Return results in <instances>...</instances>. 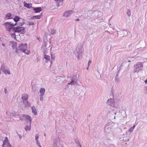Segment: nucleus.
I'll return each mask as SVG.
<instances>
[{
	"label": "nucleus",
	"mask_w": 147,
	"mask_h": 147,
	"mask_svg": "<svg viewBox=\"0 0 147 147\" xmlns=\"http://www.w3.org/2000/svg\"><path fill=\"white\" fill-rule=\"evenodd\" d=\"M73 13V11L72 10H69L66 11L64 13L63 16L65 17H68Z\"/></svg>",
	"instance_id": "4468645a"
},
{
	"label": "nucleus",
	"mask_w": 147,
	"mask_h": 147,
	"mask_svg": "<svg viewBox=\"0 0 147 147\" xmlns=\"http://www.w3.org/2000/svg\"><path fill=\"white\" fill-rule=\"evenodd\" d=\"M112 126L110 124V123H108L105 127V131L107 133H110L113 131Z\"/></svg>",
	"instance_id": "0eeeda50"
},
{
	"label": "nucleus",
	"mask_w": 147,
	"mask_h": 147,
	"mask_svg": "<svg viewBox=\"0 0 147 147\" xmlns=\"http://www.w3.org/2000/svg\"><path fill=\"white\" fill-rule=\"evenodd\" d=\"M33 8L34 11L36 13L42 11V8L41 7Z\"/></svg>",
	"instance_id": "aec40b11"
},
{
	"label": "nucleus",
	"mask_w": 147,
	"mask_h": 147,
	"mask_svg": "<svg viewBox=\"0 0 147 147\" xmlns=\"http://www.w3.org/2000/svg\"><path fill=\"white\" fill-rule=\"evenodd\" d=\"M7 113H8V111H6V114H7Z\"/></svg>",
	"instance_id": "8fccbe9b"
},
{
	"label": "nucleus",
	"mask_w": 147,
	"mask_h": 147,
	"mask_svg": "<svg viewBox=\"0 0 147 147\" xmlns=\"http://www.w3.org/2000/svg\"><path fill=\"white\" fill-rule=\"evenodd\" d=\"M28 23L29 25H32L34 24V23L33 22H28Z\"/></svg>",
	"instance_id": "72a5a7b5"
},
{
	"label": "nucleus",
	"mask_w": 147,
	"mask_h": 147,
	"mask_svg": "<svg viewBox=\"0 0 147 147\" xmlns=\"http://www.w3.org/2000/svg\"><path fill=\"white\" fill-rule=\"evenodd\" d=\"M13 30L15 32H20L23 34L25 33L24 27H20L19 26H18V27L16 28H14L13 29Z\"/></svg>",
	"instance_id": "423d86ee"
},
{
	"label": "nucleus",
	"mask_w": 147,
	"mask_h": 147,
	"mask_svg": "<svg viewBox=\"0 0 147 147\" xmlns=\"http://www.w3.org/2000/svg\"><path fill=\"white\" fill-rule=\"evenodd\" d=\"M67 78H71V81L70 82L67 84V86H68V85L70 84L71 85H74L76 83L77 80H78L77 76L76 75H73L72 76H71L69 77L67 76Z\"/></svg>",
	"instance_id": "39448f33"
},
{
	"label": "nucleus",
	"mask_w": 147,
	"mask_h": 147,
	"mask_svg": "<svg viewBox=\"0 0 147 147\" xmlns=\"http://www.w3.org/2000/svg\"><path fill=\"white\" fill-rule=\"evenodd\" d=\"M106 103L107 105L113 107H116L118 105H117L115 104L114 100L112 98L108 100Z\"/></svg>",
	"instance_id": "9d476101"
},
{
	"label": "nucleus",
	"mask_w": 147,
	"mask_h": 147,
	"mask_svg": "<svg viewBox=\"0 0 147 147\" xmlns=\"http://www.w3.org/2000/svg\"><path fill=\"white\" fill-rule=\"evenodd\" d=\"M91 63H92V61L91 60H89L88 61V67H89V66H90V64H91Z\"/></svg>",
	"instance_id": "f704fd0d"
},
{
	"label": "nucleus",
	"mask_w": 147,
	"mask_h": 147,
	"mask_svg": "<svg viewBox=\"0 0 147 147\" xmlns=\"http://www.w3.org/2000/svg\"><path fill=\"white\" fill-rule=\"evenodd\" d=\"M143 67L142 63L141 62L137 63L134 66V72H138L139 71L141 70V68Z\"/></svg>",
	"instance_id": "7ed1b4c3"
},
{
	"label": "nucleus",
	"mask_w": 147,
	"mask_h": 147,
	"mask_svg": "<svg viewBox=\"0 0 147 147\" xmlns=\"http://www.w3.org/2000/svg\"><path fill=\"white\" fill-rule=\"evenodd\" d=\"M57 6L58 7H59V3H57Z\"/></svg>",
	"instance_id": "c03bdc74"
},
{
	"label": "nucleus",
	"mask_w": 147,
	"mask_h": 147,
	"mask_svg": "<svg viewBox=\"0 0 147 147\" xmlns=\"http://www.w3.org/2000/svg\"><path fill=\"white\" fill-rule=\"evenodd\" d=\"M40 18V16L39 15L34 16L31 18V19H37Z\"/></svg>",
	"instance_id": "b1692460"
},
{
	"label": "nucleus",
	"mask_w": 147,
	"mask_h": 147,
	"mask_svg": "<svg viewBox=\"0 0 147 147\" xmlns=\"http://www.w3.org/2000/svg\"><path fill=\"white\" fill-rule=\"evenodd\" d=\"M56 31L54 29H52L51 30V34H53L55 33Z\"/></svg>",
	"instance_id": "c85d7f7f"
},
{
	"label": "nucleus",
	"mask_w": 147,
	"mask_h": 147,
	"mask_svg": "<svg viewBox=\"0 0 147 147\" xmlns=\"http://www.w3.org/2000/svg\"><path fill=\"white\" fill-rule=\"evenodd\" d=\"M145 82V83L146 84L147 83V80H145L144 81Z\"/></svg>",
	"instance_id": "a18cd8bd"
},
{
	"label": "nucleus",
	"mask_w": 147,
	"mask_h": 147,
	"mask_svg": "<svg viewBox=\"0 0 147 147\" xmlns=\"http://www.w3.org/2000/svg\"><path fill=\"white\" fill-rule=\"evenodd\" d=\"M63 78V77H62V76H60V77H59V79H60V78Z\"/></svg>",
	"instance_id": "603ef678"
},
{
	"label": "nucleus",
	"mask_w": 147,
	"mask_h": 147,
	"mask_svg": "<svg viewBox=\"0 0 147 147\" xmlns=\"http://www.w3.org/2000/svg\"><path fill=\"white\" fill-rule=\"evenodd\" d=\"M146 90H147V88H146Z\"/></svg>",
	"instance_id": "052dcab7"
},
{
	"label": "nucleus",
	"mask_w": 147,
	"mask_h": 147,
	"mask_svg": "<svg viewBox=\"0 0 147 147\" xmlns=\"http://www.w3.org/2000/svg\"><path fill=\"white\" fill-rule=\"evenodd\" d=\"M44 58L45 59H46V62H48L49 61H50L51 62V63H52V61L51 60L50 61V56L46 55L45 54H44Z\"/></svg>",
	"instance_id": "ddd939ff"
},
{
	"label": "nucleus",
	"mask_w": 147,
	"mask_h": 147,
	"mask_svg": "<svg viewBox=\"0 0 147 147\" xmlns=\"http://www.w3.org/2000/svg\"><path fill=\"white\" fill-rule=\"evenodd\" d=\"M126 13H127V14L128 16H130L131 13L130 11V10L128 9Z\"/></svg>",
	"instance_id": "a878e982"
},
{
	"label": "nucleus",
	"mask_w": 147,
	"mask_h": 147,
	"mask_svg": "<svg viewBox=\"0 0 147 147\" xmlns=\"http://www.w3.org/2000/svg\"><path fill=\"white\" fill-rule=\"evenodd\" d=\"M20 19V18L18 16H16L15 18H14L13 19L15 22H18V21H19V19Z\"/></svg>",
	"instance_id": "5701e85b"
},
{
	"label": "nucleus",
	"mask_w": 147,
	"mask_h": 147,
	"mask_svg": "<svg viewBox=\"0 0 147 147\" xmlns=\"http://www.w3.org/2000/svg\"><path fill=\"white\" fill-rule=\"evenodd\" d=\"M22 99L23 102L28 100V96L26 94H24L22 95Z\"/></svg>",
	"instance_id": "2eb2a0df"
},
{
	"label": "nucleus",
	"mask_w": 147,
	"mask_h": 147,
	"mask_svg": "<svg viewBox=\"0 0 147 147\" xmlns=\"http://www.w3.org/2000/svg\"><path fill=\"white\" fill-rule=\"evenodd\" d=\"M18 134V135L19 136V138H20V139H21L22 138V136L21 135L19 134Z\"/></svg>",
	"instance_id": "58836bf2"
},
{
	"label": "nucleus",
	"mask_w": 147,
	"mask_h": 147,
	"mask_svg": "<svg viewBox=\"0 0 147 147\" xmlns=\"http://www.w3.org/2000/svg\"><path fill=\"white\" fill-rule=\"evenodd\" d=\"M44 136H46V134H44Z\"/></svg>",
	"instance_id": "4d7b16f0"
},
{
	"label": "nucleus",
	"mask_w": 147,
	"mask_h": 147,
	"mask_svg": "<svg viewBox=\"0 0 147 147\" xmlns=\"http://www.w3.org/2000/svg\"><path fill=\"white\" fill-rule=\"evenodd\" d=\"M111 25V24H109V26H110Z\"/></svg>",
	"instance_id": "864d4df0"
},
{
	"label": "nucleus",
	"mask_w": 147,
	"mask_h": 147,
	"mask_svg": "<svg viewBox=\"0 0 147 147\" xmlns=\"http://www.w3.org/2000/svg\"><path fill=\"white\" fill-rule=\"evenodd\" d=\"M77 147H82L81 145L79 143V142H78V145H77Z\"/></svg>",
	"instance_id": "c9c22d12"
},
{
	"label": "nucleus",
	"mask_w": 147,
	"mask_h": 147,
	"mask_svg": "<svg viewBox=\"0 0 147 147\" xmlns=\"http://www.w3.org/2000/svg\"><path fill=\"white\" fill-rule=\"evenodd\" d=\"M115 81L117 82H120L119 78L118 77L115 76Z\"/></svg>",
	"instance_id": "c756f323"
},
{
	"label": "nucleus",
	"mask_w": 147,
	"mask_h": 147,
	"mask_svg": "<svg viewBox=\"0 0 147 147\" xmlns=\"http://www.w3.org/2000/svg\"><path fill=\"white\" fill-rule=\"evenodd\" d=\"M17 24V23H16L14 24L11 23V22H6L4 24L6 30L7 31L10 32L12 29H13V27L16 25Z\"/></svg>",
	"instance_id": "20e7f679"
},
{
	"label": "nucleus",
	"mask_w": 147,
	"mask_h": 147,
	"mask_svg": "<svg viewBox=\"0 0 147 147\" xmlns=\"http://www.w3.org/2000/svg\"><path fill=\"white\" fill-rule=\"evenodd\" d=\"M16 53L23 52L29 55L30 52L28 50V45L27 43H21L20 44L16 50Z\"/></svg>",
	"instance_id": "f257e3e1"
},
{
	"label": "nucleus",
	"mask_w": 147,
	"mask_h": 147,
	"mask_svg": "<svg viewBox=\"0 0 147 147\" xmlns=\"http://www.w3.org/2000/svg\"><path fill=\"white\" fill-rule=\"evenodd\" d=\"M32 112L34 115H36L37 114V112L36 109V108L34 106H32L31 107Z\"/></svg>",
	"instance_id": "6ab92c4d"
},
{
	"label": "nucleus",
	"mask_w": 147,
	"mask_h": 147,
	"mask_svg": "<svg viewBox=\"0 0 147 147\" xmlns=\"http://www.w3.org/2000/svg\"><path fill=\"white\" fill-rule=\"evenodd\" d=\"M25 107H31V103L27 101L23 102Z\"/></svg>",
	"instance_id": "dca6fc26"
},
{
	"label": "nucleus",
	"mask_w": 147,
	"mask_h": 147,
	"mask_svg": "<svg viewBox=\"0 0 147 147\" xmlns=\"http://www.w3.org/2000/svg\"><path fill=\"white\" fill-rule=\"evenodd\" d=\"M45 92V89L44 88H41L40 90V96L42 97L44 94Z\"/></svg>",
	"instance_id": "f3484780"
},
{
	"label": "nucleus",
	"mask_w": 147,
	"mask_h": 147,
	"mask_svg": "<svg viewBox=\"0 0 147 147\" xmlns=\"http://www.w3.org/2000/svg\"><path fill=\"white\" fill-rule=\"evenodd\" d=\"M135 125H134L132 127H131L132 128H133V129H134V128H135Z\"/></svg>",
	"instance_id": "37998d69"
},
{
	"label": "nucleus",
	"mask_w": 147,
	"mask_h": 147,
	"mask_svg": "<svg viewBox=\"0 0 147 147\" xmlns=\"http://www.w3.org/2000/svg\"><path fill=\"white\" fill-rule=\"evenodd\" d=\"M119 75V73L117 72V75H116V76L118 77Z\"/></svg>",
	"instance_id": "79ce46f5"
},
{
	"label": "nucleus",
	"mask_w": 147,
	"mask_h": 147,
	"mask_svg": "<svg viewBox=\"0 0 147 147\" xmlns=\"http://www.w3.org/2000/svg\"><path fill=\"white\" fill-rule=\"evenodd\" d=\"M25 23L24 22H20L19 24V23H17L16 25H17V26H19L20 27H21L23 26L24 24Z\"/></svg>",
	"instance_id": "393cba45"
},
{
	"label": "nucleus",
	"mask_w": 147,
	"mask_h": 147,
	"mask_svg": "<svg viewBox=\"0 0 147 147\" xmlns=\"http://www.w3.org/2000/svg\"><path fill=\"white\" fill-rule=\"evenodd\" d=\"M23 3L24 6L28 8H30L32 7V4L31 3H26L25 1H24Z\"/></svg>",
	"instance_id": "a211bd4d"
},
{
	"label": "nucleus",
	"mask_w": 147,
	"mask_h": 147,
	"mask_svg": "<svg viewBox=\"0 0 147 147\" xmlns=\"http://www.w3.org/2000/svg\"><path fill=\"white\" fill-rule=\"evenodd\" d=\"M87 18H88V19H89V18H88V17H87Z\"/></svg>",
	"instance_id": "bf43d9fd"
},
{
	"label": "nucleus",
	"mask_w": 147,
	"mask_h": 147,
	"mask_svg": "<svg viewBox=\"0 0 147 147\" xmlns=\"http://www.w3.org/2000/svg\"><path fill=\"white\" fill-rule=\"evenodd\" d=\"M4 92L5 94H6L7 93V90L6 88H4Z\"/></svg>",
	"instance_id": "e433bc0d"
},
{
	"label": "nucleus",
	"mask_w": 147,
	"mask_h": 147,
	"mask_svg": "<svg viewBox=\"0 0 147 147\" xmlns=\"http://www.w3.org/2000/svg\"><path fill=\"white\" fill-rule=\"evenodd\" d=\"M11 36L12 37L14 38L16 37V35H15V34H12Z\"/></svg>",
	"instance_id": "4c0bfd02"
},
{
	"label": "nucleus",
	"mask_w": 147,
	"mask_h": 147,
	"mask_svg": "<svg viewBox=\"0 0 147 147\" xmlns=\"http://www.w3.org/2000/svg\"><path fill=\"white\" fill-rule=\"evenodd\" d=\"M2 45H3L4 46H5V45H4V44H3H3H2Z\"/></svg>",
	"instance_id": "3c124183"
},
{
	"label": "nucleus",
	"mask_w": 147,
	"mask_h": 147,
	"mask_svg": "<svg viewBox=\"0 0 147 147\" xmlns=\"http://www.w3.org/2000/svg\"><path fill=\"white\" fill-rule=\"evenodd\" d=\"M31 125L30 124L29 126H28L27 125H26L25 127V129L26 130V131H28L30 130L31 129Z\"/></svg>",
	"instance_id": "4be33fe9"
},
{
	"label": "nucleus",
	"mask_w": 147,
	"mask_h": 147,
	"mask_svg": "<svg viewBox=\"0 0 147 147\" xmlns=\"http://www.w3.org/2000/svg\"><path fill=\"white\" fill-rule=\"evenodd\" d=\"M40 101H43V98L42 96V97L40 96Z\"/></svg>",
	"instance_id": "ea45409f"
},
{
	"label": "nucleus",
	"mask_w": 147,
	"mask_h": 147,
	"mask_svg": "<svg viewBox=\"0 0 147 147\" xmlns=\"http://www.w3.org/2000/svg\"><path fill=\"white\" fill-rule=\"evenodd\" d=\"M116 113H117V112H115V113H114V114H115H115H116Z\"/></svg>",
	"instance_id": "5fc2aeb1"
},
{
	"label": "nucleus",
	"mask_w": 147,
	"mask_h": 147,
	"mask_svg": "<svg viewBox=\"0 0 147 147\" xmlns=\"http://www.w3.org/2000/svg\"><path fill=\"white\" fill-rule=\"evenodd\" d=\"M83 49L81 46L77 47L74 51V54L78 59L81 57L83 53Z\"/></svg>",
	"instance_id": "f03ea898"
},
{
	"label": "nucleus",
	"mask_w": 147,
	"mask_h": 147,
	"mask_svg": "<svg viewBox=\"0 0 147 147\" xmlns=\"http://www.w3.org/2000/svg\"><path fill=\"white\" fill-rule=\"evenodd\" d=\"M63 0H55V1L57 3H60L62 2Z\"/></svg>",
	"instance_id": "7c9ffc66"
},
{
	"label": "nucleus",
	"mask_w": 147,
	"mask_h": 147,
	"mask_svg": "<svg viewBox=\"0 0 147 147\" xmlns=\"http://www.w3.org/2000/svg\"><path fill=\"white\" fill-rule=\"evenodd\" d=\"M17 46V44L16 43H14L13 44V45L12 46V48H15Z\"/></svg>",
	"instance_id": "473e14b6"
},
{
	"label": "nucleus",
	"mask_w": 147,
	"mask_h": 147,
	"mask_svg": "<svg viewBox=\"0 0 147 147\" xmlns=\"http://www.w3.org/2000/svg\"><path fill=\"white\" fill-rule=\"evenodd\" d=\"M79 20V19H77L76 20V21H78Z\"/></svg>",
	"instance_id": "49530a36"
},
{
	"label": "nucleus",
	"mask_w": 147,
	"mask_h": 147,
	"mask_svg": "<svg viewBox=\"0 0 147 147\" xmlns=\"http://www.w3.org/2000/svg\"><path fill=\"white\" fill-rule=\"evenodd\" d=\"M133 130L134 129L133 128L131 127L130 129L128 130V132H129V134H130V133L133 131Z\"/></svg>",
	"instance_id": "2f4dec72"
},
{
	"label": "nucleus",
	"mask_w": 147,
	"mask_h": 147,
	"mask_svg": "<svg viewBox=\"0 0 147 147\" xmlns=\"http://www.w3.org/2000/svg\"><path fill=\"white\" fill-rule=\"evenodd\" d=\"M128 62H131V61H130V60H129V61H128Z\"/></svg>",
	"instance_id": "6e6d98bb"
},
{
	"label": "nucleus",
	"mask_w": 147,
	"mask_h": 147,
	"mask_svg": "<svg viewBox=\"0 0 147 147\" xmlns=\"http://www.w3.org/2000/svg\"><path fill=\"white\" fill-rule=\"evenodd\" d=\"M1 69L2 71L6 75L10 74V72L9 69L6 67L2 66Z\"/></svg>",
	"instance_id": "9b49d317"
},
{
	"label": "nucleus",
	"mask_w": 147,
	"mask_h": 147,
	"mask_svg": "<svg viewBox=\"0 0 147 147\" xmlns=\"http://www.w3.org/2000/svg\"><path fill=\"white\" fill-rule=\"evenodd\" d=\"M89 67H88H88H87V70H88V68H89Z\"/></svg>",
	"instance_id": "09e8293b"
},
{
	"label": "nucleus",
	"mask_w": 147,
	"mask_h": 147,
	"mask_svg": "<svg viewBox=\"0 0 147 147\" xmlns=\"http://www.w3.org/2000/svg\"><path fill=\"white\" fill-rule=\"evenodd\" d=\"M2 142V147H11L7 137H6L5 140L4 141H1Z\"/></svg>",
	"instance_id": "6e6552de"
},
{
	"label": "nucleus",
	"mask_w": 147,
	"mask_h": 147,
	"mask_svg": "<svg viewBox=\"0 0 147 147\" xmlns=\"http://www.w3.org/2000/svg\"><path fill=\"white\" fill-rule=\"evenodd\" d=\"M112 18H109V22H110V20Z\"/></svg>",
	"instance_id": "de8ad7c7"
},
{
	"label": "nucleus",
	"mask_w": 147,
	"mask_h": 147,
	"mask_svg": "<svg viewBox=\"0 0 147 147\" xmlns=\"http://www.w3.org/2000/svg\"><path fill=\"white\" fill-rule=\"evenodd\" d=\"M22 117H23L25 118L27 120H29L30 123V125L31 124L32 119L31 117L29 115L25 114H23L22 115Z\"/></svg>",
	"instance_id": "f8f14e48"
},
{
	"label": "nucleus",
	"mask_w": 147,
	"mask_h": 147,
	"mask_svg": "<svg viewBox=\"0 0 147 147\" xmlns=\"http://www.w3.org/2000/svg\"><path fill=\"white\" fill-rule=\"evenodd\" d=\"M6 17L7 19H10L12 18L13 17L12 16L10 13H8L6 15Z\"/></svg>",
	"instance_id": "412c9836"
},
{
	"label": "nucleus",
	"mask_w": 147,
	"mask_h": 147,
	"mask_svg": "<svg viewBox=\"0 0 147 147\" xmlns=\"http://www.w3.org/2000/svg\"><path fill=\"white\" fill-rule=\"evenodd\" d=\"M34 86H32V90L34 91H35L36 90L35 89H34Z\"/></svg>",
	"instance_id": "a19ab883"
},
{
	"label": "nucleus",
	"mask_w": 147,
	"mask_h": 147,
	"mask_svg": "<svg viewBox=\"0 0 147 147\" xmlns=\"http://www.w3.org/2000/svg\"><path fill=\"white\" fill-rule=\"evenodd\" d=\"M36 144L37 146H39V147H42L38 140V141L37 140L36 141Z\"/></svg>",
	"instance_id": "cd10ccee"
},
{
	"label": "nucleus",
	"mask_w": 147,
	"mask_h": 147,
	"mask_svg": "<svg viewBox=\"0 0 147 147\" xmlns=\"http://www.w3.org/2000/svg\"><path fill=\"white\" fill-rule=\"evenodd\" d=\"M39 137V135L38 134H36L35 136V138L36 141L38 140V138Z\"/></svg>",
	"instance_id": "bb28decb"
},
{
	"label": "nucleus",
	"mask_w": 147,
	"mask_h": 147,
	"mask_svg": "<svg viewBox=\"0 0 147 147\" xmlns=\"http://www.w3.org/2000/svg\"><path fill=\"white\" fill-rule=\"evenodd\" d=\"M54 147H61V145L60 143L59 139L58 137L55 138L53 143Z\"/></svg>",
	"instance_id": "1a4fd4ad"
},
{
	"label": "nucleus",
	"mask_w": 147,
	"mask_h": 147,
	"mask_svg": "<svg viewBox=\"0 0 147 147\" xmlns=\"http://www.w3.org/2000/svg\"><path fill=\"white\" fill-rule=\"evenodd\" d=\"M114 119H115V116L114 117Z\"/></svg>",
	"instance_id": "13d9d810"
}]
</instances>
